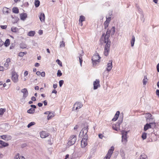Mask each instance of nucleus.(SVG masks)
Listing matches in <instances>:
<instances>
[{
  "mask_svg": "<svg viewBox=\"0 0 159 159\" xmlns=\"http://www.w3.org/2000/svg\"><path fill=\"white\" fill-rule=\"evenodd\" d=\"M115 28L114 26L112 27L110 30L108 29L106 34H103L101 38V43H106L105 46L104 54L105 56H107L108 55L110 51L111 41L109 39L110 34L111 36L113 35L115 32Z\"/></svg>",
  "mask_w": 159,
  "mask_h": 159,
  "instance_id": "obj_1",
  "label": "nucleus"
},
{
  "mask_svg": "<svg viewBox=\"0 0 159 159\" xmlns=\"http://www.w3.org/2000/svg\"><path fill=\"white\" fill-rule=\"evenodd\" d=\"M112 60H110L109 61V62L107 63L106 68L107 69L104 71L103 73V77L105 76V74L106 75V76H107V75H108V72L111 71L112 67Z\"/></svg>",
  "mask_w": 159,
  "mask_h": 159,
  "instance_id": "obj_2",
  "label": "nucleus"
},
{
  "mask_svg": "<svg viewBox=\"0 0 159 159\" xmlns=\"http://www.w3.org/2000/svg\"><path fill=\"white\" fill-rule=\"evenodd\" d=\"M100 57L98 53H96L92 57L93 64L94 66H96L97 64L99 63L100 61Z\"/></svg>",
  "mask_w": 159,
  "mask_h": 159,
  "instance_id": "obj_3",
  "label": "nucleus"
},
{
  "mask_svg": "<svg viewBox=\"0 0 159 159\" xmlns=\"http://www.w3.org/2000/svg\"><path fill=\"white\" fill-rule=\"evenodd\" d=\"M76 140V137L75 135H72L70 136L68 142V145L71 146L75 144Z\"/></svg>",
  "mask_w": 159,
  "mask_h": 159,
  "instance_id": "obj_4",
  "label": "nucleus"
},
{
  "mask_svg": "<svg viewBox=\"0 0 159 159\" xmlns=\"http://www.w3.org/2000/svg\"><path fill=\"white\" fill-rule=\"evenodd\" d=\"M83 105L80 102H76L72 108L73 111H78V109L82 107Z\"/></svg>",
  "mask_w": 159,
  "mask_h": 159,
  "instance_id": "obj_5",
  "label": "nucleus"
},
{
  "mask_svg": "<svg viewBox=\"0 0 159 159\" xmlns=\"http://www.w3.org/2000/svg\"><path fill=\"white\" fill-rule=\"evenodd\" d=\"M88 126L84 127L81 131L80 133V136H83V137H85L87 136V137H88L87 134L88 131Z\"/></svg>",
  "mask_w": 159,
  "mask_h": 159,
  "instance_id": "obj_6",
  "label": "nucleus"
},
{
  "mask_svg": "<svg viewBox=\"0 0 159 159\" xmlns=\"http://www.w3.org/2000/svg\"><path fill=\"white\" fill-rule=\"evenodd\" d=\"M127 131H123L122 133V142L124 144L126 143L127 142Z\"/></svg>",
  "mask_w": 159,
  "mask_h": 159,
  "instance_id": "obj_7",
  "label": "nucleus"
},
{
  "mask_svg": "<svg viewBox=\"0 0 159 159\" xmlns=\"http://www.w3.org/2000/svg\"><path fill=\"white\" fill-rule=\"evenodd\" d=\"M18 75L15 72H13L12 74V80L15 83L17 82L18 80Z\"/></svg>",
  "mask_w": 159,
  "mask_h": 159,
  "instance_id": "obj_8",
  "label": "nucleus"
},
{
  "mask_svg": "<svg viewBox=\"0 0 159 159\" xmlns=\"http://www.w3.org/2000/svg\"><path fill=\"white\" fill-rule=\"evenodd\" d=\"M88 139V137H87V136L85 137H83L81 141V145L82 148H84L87 145V141Z\"/></svg>",
  "mask_w": 159,
  "mask_h": 159,
  "instance_id": "obj_9",
  "label": "nucleus"
},
{
  "mask_svg": "<svg viewBox=\"0 0 159 159\" xmlns=\"http://www.w3.org/2000/svg\"><path fill=\"white\" fill-rule=\"evenodd\" d=\"M21 92L23 93L22 99H25L28 95V92L27 89L26 88L23 89L21 90Z\"/></svg>",
  "mask_w": 159,
  "mask_h": 159,
  "instance_id": "obj_10",
  "label": "nucleus"
},
{
  "mask_svg": "<svg viewBox=\"0 0 159 159\" xmlns=\"http://www.w3.org/2000/svg\"><path fill=\"white\" fill-rule=\"evenodd\" d=\"M93 89L94 90L97 89L98 87H100V85L99 84V80L96 79L94 82Z\"/></svg>",
  "mask_w": 159,
  "mask_h": 159,
  "instance_id": "obj_11",
  "label": "nucleus"
},
{
  "mask_svg": "<svg viewBox=\"0 0 159 159\" xmlns=\"http://www.w3.org/2000/svg\"><path fill=\"white\" fill-rule=\"evenodd\" d=\"M1 138L2 139H4L5 140H10L11 139V137L10 136L8 135H3L0 136Z\"/></svg>",
  "mask_w": 159,
  "mask_h": 159,
  "instance_id": "obj_12",
  "label": "nucleus"
},
{
  "mask_svg": "<svg viewBox=\"0 0 159 159\" xmlns=\"http://www.w3.org/2000/svg\"><path fill=\"white\" fill-rule=\"evenodd\" d=\"M40 137L42 138H46L48 136V134L45 131H42L40 133Z\"/></svg>",
  "mask_w": 159,
  "mask_h": 159,
  "instance_id": "obj_13",
  "label": "nucleus"
},
{
  "mask_svg": "<svg viewBox=\"0 0 159 159\" xmlns=\"http://www.w3.org/2000/svg\"><path fill=\"white\" fill-rule=\"evenodd\" d=\"M114 149V148L113 147H112L110 149L108 150V153L106 154V155H107V156H108V157H111L113 152Z\"/></svg>",
  "mask_w": 159,
  "mask_h": 159,
  "instance_id": "obj_14",
  "label": "nucleus"
},
{
  "mask_svg": "<svg viewBox=\"0 0 159 159\" xmlns=\"http://www.w3.org/2000/svg\"><path fill=\"white\" fill-rule=\"evenodd\" d=\"M152 125V124H150V123H149V124H146V125L144 126V131H146L148 129L151 128Z\"/></svg>",
  "mask_w": 159,
  "mask_h": 159,
  "instance_id": "obj_15",
  "label": "nucleus"
},
{
  "mask_svg": "<svg viewBox=\"0 0 159 159\" xmlns=\"http://www.w3.org/2000/svg\"><path fill=\"white\" fill-rule=\"evenodd\" d=\"M120 114L119 111H118L116 112L114 118L112 119V120L113 121H116L118 118Z\"/></svg>",
  "mask_w": 159,
  "mask_h": 159,
  "instance_id": "obj_16",
  "label": "nucleus"
},
{
  "mask_svg": "<svg viewBox=\"0 0 159 159\" xmlns=\"http://www.w3.org/2000/svg\"><path fill=\"white\" fill-rule=\"evenodd\" d=\"M39 18L41 22H44L45 21V16L43 13H41L39 16Z\"/></svg>",
  "mask_w": 159,
  "mask_h": 159,
  "instance_id": "obj_17",
  "label": "nucleus"
},
{
  "mask_svg": "<svg viewBox=\"0 0 159 159\" xmlns=\"http://www.w3.org/2000/svg\"><path fill=\"white\" fill-rule=\"evenodd\" d=\"M20 17L21 20H24L27 17V14L25 13H22L20 14Z\"/></svg>",
  "mask_w": 159,
  "mask_h": 159,
  "instance_id": "obj_18",
  "label": "nucleus"
},
{
  "mask_svg": "<svg viewBox=\"0 0 159 159\" xmlns=\"http://www.w3.org/2000/svg\"><path fill=\"white\" fill-rule=\"evenodd\" d=\"M54 112H50L49 113L48 115L47 116V119L48 120L51 119L52 117H53L54 115Z\"/></svg>",
  "mask_w": 159,
  "mask_h": 159,
  "instance_id": "obj_19",
  "label": "nucleus"
},
{
  "mask_svg": "<svg viewBox=\"0 0 159 159\" xmlns=\"http://www.w3.org/2000/svg\"><path fill=\"white\" fill-rule=\"evenodd\" d=\"M152 117L151 114L149 113H147L145 115V117L146 118V121L147 122H150V121H148L149 118Z\"/></svg>",
  "mask_w": 159,
  "mask_h": 159,
  "instance_id": "obj_20",
  "label": "nucleus"
},
{
  "mask_svg": "<svg viewBox=\"0 0 159 159\" xmlns=\"http://www.w3.org/2000/svg\"><path fill=\"white\" fill-rule=\"evenodd\" d=\"M148 121H150V122L149 123H150V124H151L152 125V126H155V123H154V120L153 118L152 117H151L150 118H149L148 119Z\"/></svg>",
  "mask_w": 159,
  "mask_h": 159,
  "instance_id": "obj_21",
  "label": "nucleus"
},
{
  "mask_svg": "<svg viewBox=\"0 0 159 159\" xmlns=\"http://www.w3.org/2000/svg\"><path fill=\"white\" fill-rule=\"evenodd\" d=\"M135 41V37L134 35H133L132 36V39L130 41L131 45L132 47H133L134 46Z\"/></svg>",
  "mask_w": 159,
  "mask_h": 159,
  "instance_id": "obj_22",
  "label": "nucleus"
},
{
  "mask_svg": "<svg viewBox=\"0 0 159 159\" xmlns=\"http://www.w3.org/2000/svg\"><path fill=\"white\" fill-rule=\"evenodd\" d=\"M0 144L4 147L8 146L9 145L8 143L1 140H0Z\"/></svg>",
  "mask_w": 159,
  "mask_h": 159,
  "instance_id": "obj_23",
  "label": "nucleus"
},
{
  "mask_svg": "<svg viewBox=\"0 0 159 159\" xmlns=\"http://www.w3.org/2000/svg\"><path fill=\"white\" fill-rule=\"evenodd\" d=\"M120 154L122 157V159H125V153L122 150H120Z\"/></svg>",
  "mask_w": 159,
  "mask_h": 159,
  "instance_id": "obj_24",
  "label": "nucleus"
},
{
  "mask_svg": "<svg viewBox=\"0 0 159 159\" xmlns=\"http://www.w3.org/2000/svg\"><path fill=\"white\" fill-rule=\"evenodd\" d=\"M40 5V1L39 0H35L34 5L36 7H38Z\"/></svg>",
  "mask_w": 159,
  "mask_h": 159,
  "instance_id": "obj_25",
  "label": "nucleus"
},
{
  "mask_svg": "<svg viewBox=\"0 0 159 159\" xmlns=\"http://www.w3.org/2000/svg\"><path fill=\"white\" fill-rule=\"evenodd\" d=\"M148 80V79L147 78V77L146 76H145L143 80V84L145 85L147 82Z\"/></svg>",
  "mask_w": 159,
  "mask_h": 159,
  "instance_id": "obj_26",
  "label": "nucleus"
},
{
  "mask_svg": "<svg viewBox=\"0 0 159 159\" xmlns=\"http://www.w3.org/2000/svg\"><path fill=\"white\" fill-rule=\"evenodd\" d=\"M13 12L15 13H19V9L17 7H14L12 8Z\"/></svg>",
  "mask_w": 159,
  "mask_h": 159,
  "instance_id": "obj_27",
  "label": "nucleus"
},
{
  "mask_svg": "<svg viewBox=\"0 0 159 159\" xmlns=\"http://www.w3.org/2000/svg\"><path fill=\"white\" fill-rule=\"evenodd\" d=\"M35 110L33 108H31L27 111V112L30 114H33L34 113Z\"/></svg>",
  "mask_w": 159,
  "mask_h": 159,
  "instance_id": "obj_28",
  "label": "nucleus"
},
{
  "mask_svg": "<svg viewBox=\"0 0 159 159\" xmlns=\"http://www.w3.org/2000/svg\"><path fill=\"white\" fill-rule=\"evenodd\" d=\"M83 54H80L79 56V60L81 66H82V63L83 61L82 60Z\"/></svg>",
  "mask_w": 159,
  "mask_h": 159,
  "instance_id": "obj_29",
  "label": "nucleus"
},
{
  "mask_svg": "<svg viewBox=\"0 0 159 159\" xmlns=\"http://www.w3.org/2000/svg\"><path fill=\"white\" fill-rule=\"evenodd\" d=\"M35 34V32L34 31H30L28 34V35L30 36H34Z\"/></svg>",
  "mask_w": 159,
  "mask_h": 159,
  "instance_id": "obj_30",
  "label": "nucleus"
},
{
  "mask_svg": "<svg viewBox=\"0 0 159 159\" xmlns=\"http://www.w3.org/2000/svg\"><path fill=\"white\" fill-rule=\"evenodd\" d=\"M10 44V41L9 39H7L5 42L4 45L5 46H8Z\"/></svg>",
  "mask_w": 159,
  "mask_h": 159,
  "instance_id": "obj_31",
  "label": "nucleus"
},
{
  "mask_svg": "<svg viewBox=\"0 0 159 159\" xmlns=\"http://www.w3.org/2000/svg\"><path fill=\"white\" fill-rule=\"evenodd\" d=\"M139 159H147V157L146 155L143 154L140 156Z\"/></svg>",
  "mask_w": 159,
  "mask_h": 159,
  "instance_id": "obj_32",
  "label": "nucleus"
},
{
  "mask_svg": "<svg viewBox=\"0 0 159 159\" xmlns=\"http://www.w3.org/2000/svg\"><path fill=\"white\" fill-rule=\"evenodd\" d=\"M85 20V17L83 16H80V18L79 20V22H83Z\"/></svg>",
  "mask_w": 159,
  "mask_h": 159,
  "instance_id": "obj_33",
  "label": "nucleus"
},
{
  "mask_svg": "<svg viewBox=\"0 0 159 159\" xmlns=\"http://www.w3.org/2000/svg\"><path fill=\"white\" fill-rule=\"evenodd\" d=\"M106 20L105 21L106 22H107L108 23H109L110 22V21L111 18V15H110V16H106Z\"/></svg>",
  "mask_w": 159,
  "mask_h": 159,
  "instance_id": "obj_34",
  "label": "nucleus"
},
{
  "mask_svg": "<svg viewBox=\"0 0 159 159\" xmlns=\"http://www.w3.org/2000/svg\"><path fill=\"white\" fill-rule=\"evenodd\" d=\"M11 30L14 32H16L18 31V29L15 27H12L11 28Z\"/></svg>",
  "mask_w": 159,
  "mask_h": 159,
  "instance_id": "obj_35",
  "label": "nucleus"
},
{
  "mask_svg": "<svg viewBox=\"0 0 159 159\" xmlns=\"http://www.w3.org/2000/svg\"><path fill=\"white\" fill-rule=\"evenodd\" d=\"M26 53V52H20L19 53L18 56L20 57H23Z\"/></svg>",
  "mask_w": 159,
  "mask_h": 159,
  "instance_id": "obj_36",
  "label": "nucleus"
},
{
  "mask_svg": "<svg viewBox=\"0 0 159 159\" xmlns=\"http://www.w3.org/2000/svg\"><path fill=\"white\" fill-rule=\"evenodd\" d=\"M6 109H5L0 108V115H2L4 112L5 111Z\"/></svg>",
  "mask_w": 159,
  "mask_h": 159,
  "instance_id": "obj_37",
  "label": "nucleus"
},
{
  "mask_svg": "<svg viewBox=\"0 0 159 159\" xmlns=\"http://www.w3.org/2000/svg\"><path fill=\"white\" fill-rule=\"evenodd\" d=\"M20 48H26L27 45L24 43H21L20 44Z\"/></svg>",
  "mask_w": 159,
  "mask_h": 159,
  "instance_id": "obj_38",
  "label": "nucleus"
},
{
  "mask_svg": "<svg viewBox=\"0 0 159 159\" xmlns=\"http://www.w3.org/2000/svg\"><path fill=\"white\" fill-rule=\"evenodd\" d=\"M147 137V134L145 133H143L142 135V138L144 140Z\"/></svg>",
  "mask_w": 159,
  "mask_h": 159,
  "instance_id": "obj_39",
  "label": "nucleus"
},
{
  "mask_svg": "<svg viewBox=\"0 0 159 159\" xmlns=\"http://www.w3.org/2000/svg\"><path fill=\"white\" fill-rule=\"evenodd\" d=\"M35 124V123L34 122H32L30 123L27 125V127L29 128L32 125Z\"/></svg>",
  "mask_w": 159,
  "mask_h": 159,
  "instance_id": "obj_40",
  "label": "nucleus"
},
{
  "mask_svg": "<svg viewBox=\"0 0 159 159\" xmlns=\"http://www.w3.org/2000/svg\"><path fill=\"white\" fill-rule=\"evenodd\" d=\"M109 23L105 21L104 22V28L105 29H106L107 27H108L109 25Z\"/></svg>",
  "mask_w": 159,
  "mask_h": 159,
  "instance_id": "obj_41",
  "label": "nucleus"
},
{
  "mask_svg": "<svg viewBox=\"0 0 159 159\" xmlns=\"http://www.w3.org/2000/svg\"><path fill=\"white\" fill-rule=\"evenodd\" d=\"M4 70H7L8 68V67L9 66V63H7V62H5L4 64Z\"/></svg>",
  "mask_w": 159,
  "mask_h": 159,
  "instance_id": "obj_42",
  "label": "nucleus"
},
{
  "mask_svg": "<svg viewBox=\"0 0 159 159\" xmlns=\"http://www.w3.org/2000/svg\"><path fill=\"white\" fill-rule=\"evenodd\" d=\"M56 62L57 63V64L61 66H62V64L61 61L59 59H57L56 61Z\"/></svg>",
  "mask_w": 159,
  "mask_h": 159,
  "instance_id": "obj_43",
  "label": "nucleus"
},
{
  "mask_svg": "<svg viewBox=\"0 0 159 159\" xmlns=\"http://www.w3.org/2000/svg\"><path fill=\"white\" fill-rule=\"evenodd\" d=\"M57 76L60 77V76H61L62 75V73L61 72V71L60 70H58L57 71Z\"/></svg>",
  "mask_w": 159,
  "mask_h": 159,
  "instance_id": "obj_44",
  "label": "nucleus"
},
{
  "mask_svg": "<svg viewBox=\"0 0 159 159\" xmlns=\"http://www.w3.org/2000/svg\"><path fill=\"white\" fill-rule=\"evenodd\" d=\"M65 43L63 41H62V42H60V47L61 48H63L65 47Z\"/></svg>",
  "mask_w": 159,
  "mask_h": 159,
  "instance_id": "obj_45",
  "label": "nucleus"
},
{
  "mask_svg": "<svg viewBox=\"0 0 159 159\" xmlns=\"http://www.w3.org/2000/svg\"><path fill=\"white\" fill-rule=\"evenodd\" d=\"M64 83V81L63 80H61L59 82V86L61 87Z\"/></svg>",
  "mask_w": 159,
  "mask_h": 159,
  "instance_id": "obj_46",
  "label": "nucleus"
},
{
  "mask_svg": "<svg viewBox=\"0 0 159 159\" xmlns=\"http://www.w3.org/2000/svg\"><path fill=\"white\" fill-rule=\"evenodd\" d=\"M19 153H17L15 156L14 157V158L15 159H17L18 158H19Z\"/></svg>",
  "mask_w": 159,
  "mask_h": 159,
  "instance_id": "obj_47",
  "label": "nucleus"
},
{
  "mask_svg": "<svg viewBox=\"0 0 159 159\" xmlns=\"http://www.w3.org/2000/svg\"><path fill=\"white\" fill-rule=\"evenodd\" d=\"M41 75L43 77H44L45 76V72L44 71H43L42 72H41Z\"/></svg>",
  "mask_w": 159,
  "mask_h": 159,
  "instance_id": "obj_48",
  "label": "nucleus"
},
{
  "mask_svg": "<svg viewBox=\"0 0 159 159\" xmlns=\"http://www.w3.org/2000/svg\"><path fill=\"white\" fill-rule=\"evenodd\" d=\"M98 137L99 138L102 139L104 137V136L102 134H98Z\"/></svg>",
  "mask_w": 159,
  "mask_h": 159,
  "instance_id": "obj_49",
  "label": "nucleus"
},
{
  "mask_svg": "<svg viewBox=\"0 0 159 159\" xmlns=\"http://www.w3.org/2000/svg\"><path fill=\"white\" fill-rule=\"evenodd\" d=\"M2 28V29H5L7 28V25H1L0 26Z\"/></svg>",
  "mask_w": 159,
  "mask_h": 159,
  "instance_id": "obj_50",
  "label": "nucleus"
},
{
  "mask_svg": "<svg viewBox=\"0 0 159 159\" xmlns=\"http://www.w3.org/2000/svg\"><path fill=\"white\" fill-rule=\"evenodd\" d=\"M11 61V59L10 58H7L6 61V62L9 63Z\"/></svg>",
  "mask_w": 159,
  "mask_h": 159,
  "instance_id": "obj_51",
  "label": "nucleus"
},
{
  "mask_svg": "<svg viewBox=\"0 0 159 159\" xmlns=\"http://www.w3.org/2000/svg\"><path fill=\"white\" fill-rule=\"evenodd\" d=\"M7 8H5L3 9L4 11H5V12H6L7 13H9V11L7 10Z\"/></svg>",
  "mask_w": 159,
  "mask_h": 159,
  "instance_id": "obj_52",
  "label": "nucleus"
},
{
  "mask_svg": "<svg viewBox=\"0 0 159 159\" xmlns=\"http://www.w3.org/2000/svg\"><path fill=\"white\" fill-rule=\"evenodd\" d=\"M4 42L1 39H0V47L2 46Z\"/></svg>",
  "mask_w": 159,
  "mask_h": 159,
  "instance_id": "obj_53",
  "label": "nucleus"
},
{
  "mask_svg": "<svg viewBox=\"0 0 159 159\" xmlns=\"http://www.w3.org/2000/svg\"><path fill=\"white\" fill-rule=\"evenodd\" d=\"M112 128L113 129L116 131H118V129L116 128V125H113Z\"/></svg>",
  "mask_w": 159,
  "mask_h": 159,
  "instance_id": "obj_54",
  "label": "nucleus"
},
{
  "mask_svg": "<svg viewBox=\"0 0 159 159\" xmlns=\"http://www.w3.org/2000/svg\"><path fill=\"white\" fill-rule=\"evenodd\" d=\"M28 72L27 71H25L24 73V75L25 76H27L28 74Z\"/></svg>",
  "mask_w": 159,
  "mask_h": 159,
  "instance_id": "obj_55",
  "label": "nucleus"
},
{
  "mask_svg": "<svg viewBox=\"0 0 159 159\" xmlns=\"http://www.w3.org/2000/svg\"><path fill=\"white\" fill-rule=\"evenodd\" d=\"M31 100L32 101H35L36 100V98L34 97H32V98H31Z\"/></svg>",
  "mask_w": 159,
  "mask_h": 159,
  "instance_id": "obj_56",
  "label": "nucleus"
},
{
  "mask_svg": "<svg viewBox=\"0 0 159 159\" xmlns=\"http://www.w3.org/2000/svg\"><path fill=\"white\" fill-rule=\"evenodd\" d=\"M4 70V68L3 66H0V71H3Z\"/></svg>",
  "mask_w": 159,
  "mask_h": 159,
  "instance_id": "obj_57",
  "label": "nucleus"
},
{
  "mask_svg": "<svg viewBox=\"0 0 159 159\" xmlns=\"http://www.w3.org/2000/svg\"><path fill=\"white\" fill-rule=\"evenodd\" d=\"M110 157L106 155V156L103 159H109Z\"/></svg>",
  "mask_w": 159,
  "mask_h": 159,
  "instance_id": "obj_58",
  "label": "nucleus"
},
{
  "mask_svg": "<svg viewBox=\"0 0 159 159\" xmlns=\"http://www.w3.org/2000/svg\"><path fill=\"white\" fill-rule=\"evenodd\" d=\"M157 71L158 72H159V63L158 64L157 66Z\"/></svg>",
  "mask_w": 159,
  "mask_h": 159,
  "instance_id": "obj_59",
  "label": "nucleus"
},
{
  "mask_svg": "<svg viewBox=\"0 0 159 159\" xmlns=\"http://www.w3.org/2000/svg\"><path fill=\"white\" fill-rule=\"evenodd\" d=\"M30 106L32 107V108H33V109H35L36 108V106L35 105H30Z\"/></svg>",
  "mask_w": 159,
  "mask_h": 159,
  "instance_id": "obj_60",
  "label": "nucleus"
},
{
  "mask_svg": "<svg viewBox=\"0 0 159 159\" xmlns=\"http://www.w3.org/2000/svg\"><path fill=\"white\" fill-rule=\"evenodd\" d=\"M41 72H40L39 71H37L36 73V74L38 75H41Z\"/></svg>",
  "mask_w": 159,
  "mask_h": 159,
  "instance_id": "obj_61",
  "label": "nucleus"
},
{
  "mask_svg": "<svg viewBox=\"0 0 159 159\" xmlns=\"http://www.w3.org/2000/svg\"><path fill=\"white\" fill-rule=\"evenodd\" d=\"M38 106H39V107H41L43 105V103L39 102L38 104Z\"/></svg>",
  "mask_w": 159,
  "mask_h": 159,
  "instance_id": "obj_62",
  "label": "nucleus"
},
{
  "mask_svg": "<svg viewBox=\"0 0 159 159\" xmlns=\"http://www.w3.org/2000/svg\"><path fill=\"white\" fill-rule=\"evenodd\" d=\"M57 91L55 89L53 90L52 92V93H54L55 94H56L57 93Z\"/></svg>",
  "mask_w": 159,
  "mask_h": 159,
  "instance_id": "obj_63",
  "label": "nucleus"
},
{
  "mask_svg": "<svg viewBox=\"0 0 159 159\" xmlns=\"http://www.w3.org/2000/svg\"><path fill=\"white\" fill-rule=\"evenodd\" d=\"M57 84H53V88H54V89H56L57 88Z\"/></svg>",
  "mask_w": 159,
  "mask_h": 159,
  "instance_id": "obj_64",
  "label": "nucleus"
}]
</instances>
